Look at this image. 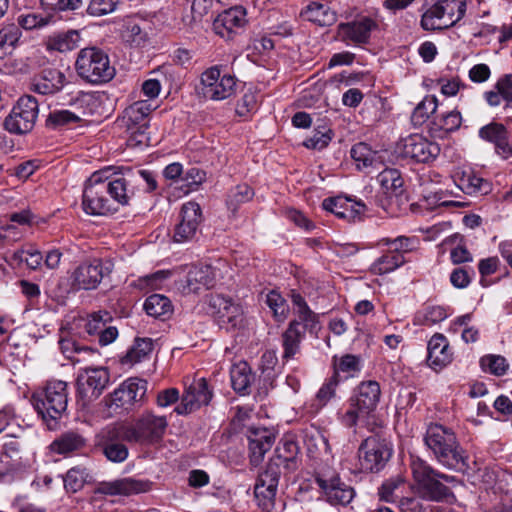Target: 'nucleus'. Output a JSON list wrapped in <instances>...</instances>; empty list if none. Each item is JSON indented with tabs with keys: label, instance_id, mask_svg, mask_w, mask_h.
I'll use <instances>...</instances> for the list:
<instances>
[{
	"label": "nucleus",
	"instance_id": "7ed1b4c3",
	"mask_svg": "<svg viewBox=\"0 0 512 512\" xmlns=\"http://www.w3.org/2000/svg\"><path fill=\"white\" fill-rule=\"evenodd\" d=\"M32 403L47 427L51 430L56 429L67 410V383L62 380L47 382L43 389L32 395Z\"/></svg>",
	"mask_w": 512,
	"mask_h": 512
},
{
	"label": "nucleus",
	"instance_id": "f8f14e48",
	"mask_svg": "<svg viewBox=\"0 0 512 512\" xmlns=\"http://www.w3.org/2000/svg\"><path fill=\"white\" fill-rule=\"evenodd\" d=\"M110 382V373L105 367L81 368L77 374V393L86 405L96 400Z\"/></svg>",
	"mask_w": 512,
	"mask_h": 512
},
{
	"label": "nucleus",
	"instance_id": "4468645a",
	"mask_svg": "<svg viewBox=\"0 0 512 512\" xmlns=\"http://www.w3.org/2000/svg\"><path fill=\"white\" fill-rule=\"evenodd\" d=\"M358 454L363 470L378 472L385 467L392 455V450L385 440L371 436L361 443Z\"/></svg>",
	"mask_w": 512,
	"mask_h": 512
},
{
	"label": "nucleus",
	"instance_id": "bf43d9fd",
	"mask_svg": "<svg viewBox=\"0 0 512 512\" xmlns=\"http://www.w3.org/2000/svg\"><path fill=\"white\" fill-rule=\"evenodd\" d=\"M253 196L254 192L247 184L237 185L229 191L226 201L227 206L231 211L235 212L241 204L250 201Z\"/></svg>",
	"mask_w": 512,
	"mask_h": 512
},
{
	"label": "nucleus",
	"instance_id": "6e6d98bb",
	"mask_svg": "<svg viewBox=\"0 0 512 512\" xmlns=\"http://www.w3.org/2000/svg\"><path fill=\"white\" fill-rule=\"evenodd\" d=\"M351 157L360 167L373 166L380 160L381 156L373 151L366 143H357L351 149Z\"/></svg>",
	"mask_w": 512,
	"mask_h": 512
},
{
	"label": "nucleus",
	"instance_id": "39448f33",
	"mask_svg": "<svg viewBox=\"0 0 512 512\" xmlns=\"http://www.w3.org/2000/svg\"><path fill=\"white\" fill-rule=\"evenodd\" d=\"M77 74L92 84L106 83L115 75L108 55L99 48H83L78 52L75 62Z\"/></svg>",
	"mask_w": 512,
	"mask_h": 512
},
{
	"label": "nucleus",
	"instance_id": "5fc2aeb1",
	"mask_svg": "<svg viewBox=\"0 0 512 512\" xmlns=\"http://www.w3.org/2000/svg\"><path fill=\"white\" fill-rule=\"evenodd\" d=\"M106 429L107 426L101 432L103 439L107 441L103 447L104 455L111 462L120 463L125 461L128 457V448L124 444L116 442L119 438L109 439L105 435Z\"/></svg>",
	"mask_w": 512,
	"mask_h": 512
},
{
	"label": "nucleus",
	"instance_id": "f03ea898",
	"mask_svg": "<svg viewBox=\"0 0 512 512\" xmlns=\"http://www.w3.org/2000/svg\"><path fill=\"white\" fill-rule=\"evenodd\" d=\"M167 426L168 421L165 416H158L147 411L131 423L108 425L105 435L109 439L122 438L127 442L154 444L163 438Z\"/></svg>",
	"mask_w": 512,
	"mask_h": 512
},
{
	"label": "nucleus",
	"instance_id": "5701e85b",
	"mask_svg": "<svg viewBox=\"0 0 512 512\" xmlns=\"http://www.w3.org/2000/svg\"><path fill=\"white\" fill-rule=\"evenodd\" d=\"M220 276L219 269L212 265H200L191 268L187 274L184 291L199 293L202 289L213 288Z\"/></svg>",
	"mask_w": 512,
	"mask_h": 512
},
{
	"label": "nucleus",
	"instance_id": "423d86ee",
	"mask_svg": "<svg viewBox=\"0 0 512 512\" xmlns=\"http://www.w3.org/2000/svg\"><path fill=\"white\" fill-rule=\"evenodd\" d=\"M465 11V0H439L422 14L421 27L426 31L448 29L463 18Z\"/></svg>",
	"mask_w": 512,
	"mask_h": 512
},
{
	"label": "nucleus",
	"instance_id": "aec40b11",
	"mask_svg": "<svg viewBox=\"0 0 512 512\" xmlns=\"http://www.w3.org/2000/svg\"><path fill=\"white\" fill-rule=\"evenodd\" d=\"M377 28V23L369 17H360L354 21L340 23L337 26L336 37L346 45H361L368 43L371 32Z\"/></svg>",
	"mask_w": 512,
	"mask_h": 512
},
{
	"label": "nucleus",
	"instance_id": "338daca9",
	"mask_svg": "<svg viewBox=\"0 0 512 512\" xmlns=\"http://www.w3.org/2000/svg\"><path fill=\"white\" fill-rule=\"evenodd\" d=\"M111 319V315L106 311L93 313L85 320V331L91 336L98 335Z\"/></svg>",
	"mask_w": 512,
	"mask_h": 512
},
{
	"label": "nucleus",
	"instance_id": "cd10ccee",
	"mask_svg": "<svg viewBox=\"0 0 512 512\" xmlns=\"http://www.w3.org/2000/svg\"><path fill=\"white\" fill-rule=\"evenodd\" d=\"M427 350V363L435 371L443 369L452 362L453 353L443 334H434L428 342Z\"/></svg>",
	"mask_w": 512,
	"mask_h": 512
},
{
	"label": "nucleus",
	"instance_id": "58836bf2",
	"mask_svg": "<svg viewBox=\"0 0 512 512\" xmlns=\"http://www.w3.org/2000/svg\"><path fill=\"white\" fill-rule=\"evenodd\" d=\"M120 36L125 43L134 47H144L149 41L148 32L133 17L124 19Z\"/></svg>",
	"mask_w": 512,
	"mask_h": 512
},
{
	"label": "nucleus",
	"instance_id": "f3484780",
	"mask_svg": "<svg viewBox=\"0 0 512 512\" xmlns=\"http://www.w3.org/2000/svg\"><path fill=\"white\" fill-rule=\"evenodd\" d=\"M147 391V382L138 378H129L122 382L106 398V404L109 408L129 409L132 405L140 402Z\"/></svg>",
	"mask_w": 512,
	"mask_h": 512
},
{
	"label": "nucleus",
	"instance_id": "4d7b16f0",
	"mask_svg": "<svg viewBox=\"0 0 512 512\" xmlns=\"http://www.w3.org/2000/svg\"><path fill=\"white\" fill-rule=\"evenodd\" d=\"M448 314L442 306H427L415 315L418 325L432 326L447 318Z\"/></svg>",
	"mask_w": 512,
	"mask_h": 512
},
{
	"label": "nucleus",
	"instance_id": "09e8293b",
	"mask_svg": "<svg viewBox=\"0 0 512 512\" xmlns=\"http://www.w3.org/2000/svg\"><path fill=\"white\" fill-rule=\"evenodd\" d=\"M438 107V100L434 95L425 96L420 103L414 108L411 115V121L414 126H421L427 122Z\"/></svg>",
	"mask_w": 512,
	"mask_h": 512
},
{
	"label": "nucleus",
	"instance_id": "f257e3e1",
	"mask_svg": "<svg viewBox=\"0 0 512 512\" xmlns=\"http://www.w3.org/2000/svg\"><path fill=\"white\" fill-rule=\"evenodd\" d=\"M424 441L438 463L447 469L460 472L470 469L468 456L452 429L437 423L430 424Z\"/></svg>",
	"mask_w": 512,
	"mask_h": 512
},
{
	"label": "nucleus",
	"instance_id": "72a5a7b5",
	"mask_svg": "<svg viewBox=\"0 0 512 512\" xmlns=\"http://www.w3.org/2000/svg\"><path fill=\"white\" fill-rule=\"evenodd\" d=\"M156 108L157 106L148 100H139L134 102L125 109L123 117L125 127H148V117Z\"/></svg>",
	"mask_w": 512,
	"mask_h": 512
},
{
	"label": "nucleus",
	"instance_id": "ddd939ff",
	"mask_svg": "<svg viewBox=\"0 0 512 512\" xmlns=\"http://www.w3.org/2000/svg\"><path fill=\"white\" fill-rule=\"evenodd\" d=\"M410 468L422 494L431 500H440L449 494V489L435 478V470L424 460L411 457Z\"/></svg>",
	"mask_w": 512,
	"mask_h": 512
},
{
	"label": "nucleus",
	"instance_id": "a18cd8bd",
	"mask_svg": "<svg viewBox=\"0 0 512 512\" xmlns=\"http://www.w3.org/2000/svg\"><path fill=\"white\" fill-rule=\"evenodd\" d=\"M21 36L22 32L16 24H7L0 29V58L13 52Z\"/></svg>",
	"mask_w": 512,
	"mask_h": 512
},
{
	"label": "nucleus",
	"instance_id": "9b49d317",
	"mask_svg": "<svg viewBox=\"0 0 512 512\" xmlns=\"http://www.w3.org/2000/svg\"><path fill=\"white\" fill-rule=\"evenodd\" d=\"M207 313L210 314L220 327L229 329L239 328L244 323V311L240 304L231 298L220 294L210 295L207 299Z\"/></svg>",
	"mask_w": 512,
	"mask_h": 512
},
{
	"label": "nucleus",
	"instance_id": "37998d69",
	"mask_svg": "<svg viewBox=\"0 0 512 512\" xmlns=\"http://www.w3.org/2000/svg\"><path fill=\"white\" fill-rule=\"evenodd\" d=\"M252 378L250 367L246 362L236 363L230 370L232 388L238 393H247Z\"/></svg>",
	"mask_w": 512,
	"mask_h": 512
},
{
	"label": "nucleus",
	"instance_id": "8fccbe9b",
	"mask_svg": "<svg viewBox=\"0 0 512 512\" xmlns=\"http://www.w3.org/2000/svg\"><path fill=\"white\" fill-rule=\"evenodd\" d=\"M306 18L319 26H329L336 21V13L328 6L320 3H311L305 11Z\"/></svg>",
	"mask_w": 512,
	"mask_h": 512
},
{
	"label": "nucleus",
	"instance_id": "f704fd0d",
	"mask_svg": "<svg viewBox=\"0 0 512 512\" xmlns=\"http://www.w3.org/2000/svg\"><path fill=\"white\" fill-rule=\"evenodd\" d=\"M24 466L20 445L16 440L5 442L0 451V476L20 470Z\"/></svg>",
	"mask_w": 512,
	"mask_h": 512
},
{
	"label": "nucleus",
	"instance_id": "79ce46f5",
	"mask_svg": "<svg viewBox=\"0 0 512 512\" xmlns=\"http://www.w3.org/2000/svg\"><path fill=\"white\" fill-rule=\"evenodd\" d=\"M154 348L151 338H136L134 344L122 358V364L134 365L149 358Z\"/></svg>",
	"mask_w": 512,
	"mask_h": 512
},
{
	"label": "nucleus",
	"instance_id": "b1692460",
	"mask_svg": "<svg viewBox=\"0 0 512 512\" xmlns=\"http://www.w3.org/2000/svg\"><path fill=\"white\" fill-rule=\"evenodd\" d=\"M246 22L245 9L237 6L219 14L213 23V29L222 38L230 39Z\"/></svg>",
	"mask_w": 512,
	"mask_h": 512
},
{
	"label": "nucleus",
	"instance_id": "7c9ffc66",
	"mask_svg": "<svg viewBox=\"0 0 512 512\" xmlns=\"http://www.w3.org/2000/svg\"><path fill=\"white\" fill-rule=\"evenodd\" d=\"M291 302L295 313L300 321L301 329L308 330L309 333H316L320 329L319 316L310 309L304 297L295 290L291 291Z\"/></svg>",
	"mask_w": 512,
	"mask_h": 512
},
{
	"label": "nucleus",
	"instance_id": "dca6fc26",
	"mask_svg": "<svg viewBox=\"0 0 512 512\" xmlns=\"http://www.w3.org/2000/svg\"><path fill=\"white\" fill-rule=\"evenodd\" d=\"M316 483L332 505H347L355 496L354 489L331 470L319 472Z\"/></svg>",
	"mask_w": 512,
	"mask_h": 512
},
{
	"label": "nucleus",
	"instance_id": "c9c22d12",
	"mask_svg": "<svg viewBox=\"0 0 512 512\" xmlns=\"http://www.w3.org/2000/svg\"><path fill=\"white\" fill-rule=\"evenodd\" d=\"M305 337V332L300 327V321L292 320L282 333V359L288 361L300 351V344Z\"/></svg>",
	"mask_w": 512,
	"mask_h": 512
},
{
	"label": "nucleus",
	"instance_id": "2f4dec72",
	"mask_svg": "<svg viewBox=\"0 0 512 512\" xmlns=\"http://www.w3.org/2000/svg\"><path fill=\"white\" fill-rule=\"evenodd\" d=\"M461 124V113L457 110H452L434 117L429 124V133L432 137L443 139L457 131Z\"/></svg>",
	"mask_w": 512,
	"mask_h": 512
},
{
	"label": "nucleus",
	"instance_id": "0e129e2a",
	"mask_svg": "<svg viewBox=\"0 0 512 512\" xmlns=\"http://www.w3.org/2000/svg\"><path fill=\"white\" fill-rule=\"evenodd\" d=\"M13 259L18 263H25L28 268L35 270L41 266L43 257L39 250L31 246L16 251L13 254Z\"/></svg>",
	"mask_w": 512,
	"mask_h": 512
},
{
	"label": "nucleus",
	"instance_id": "a211bd4d",
	"mask_svg": "<svg viewBox=\"0 0 512 512\" xmlns=\"http://www.w3.org/2000/svg\"><path fill=\"white\" fill-rule=\"evenodd\" d=\"M280 473L277 465L271 464L257 478L254 495L257 505L265 512H270L274 507Z\"/></svg>",
	"mask_w": 512,
	"mask_h": 512
},
{
	"label": "nucleus",
	"instance_id": "473e14b6",
	"mask_svg": "<svg viewBox=\"0 0 512 512\" xmlns=\"http://www.w3.org/2000/svg\"><path fill=\"white\" fill-rule=\"evenodd\" d=\"M66 84V76L58 69H45L34 79L33 89L43 95L54 94Z\"/></svg>",
	"mask_w": 512,
	"mask_h": 512
},
{
	"label": "nucleus",
	"instance_id": "774afa93",
	"mask_svg": "<svg viewBox=\"0 0 512 512\" xmlns=\"http://www.w3.org/2000/svg\"><path fill=\"white\" fill-rule=\"evenodd\" d=\"M480 364L483 370L497 376L504 375L508 369L506 359L500 355H486L481 358Z\"/></svg>",
	"mask_w": 512,
	"mask_h": 512
},
{
	"label": "nucleus",
	"instance_id": "4c0bfd02",
	"mask_svg": "<svg viewBox=\"0 0 512 512\" xmlns=\"http://www.w3.org/2000/svg\"><path fill=\"white\" fill-rule=\"evenodd\" d=\"M299 453V447L292 438H283L275 449V457L268 465L275 464L280 469L282 465L285 469L293 470L296 467V459Z\"/></svg>",
	"mask_w": 512,
	"mask_h": 512
},
{
	"label": "nucleus",
	"instance_id": "412c9836",
	"mask_svg": "<svg viewBox=\"0 0 512 512\" xmlns=\"http://www.w3.org/2000/svg\"><path fill=\"white\" fill-rule=\"evenodd\" d=\"M181 220L175 227L174 240L178 243L191 241L202 221V211L198 203L190 201L181 207Z\"/></svg>",
	"mask_w": 512,
	"mask_h": 512
},
{
	"label": "nucleus",
	"instance_id": "c85d7f7f",
	"mask_svg": "<svg viewBox=\"0 0 512 512\" xmlns=\"http://www.w3.org/2000/svg\"><path fill=\"white\" fill-rule=\"evenodd\" d=\"M322 207L338 218L346 219L348 221H356L366 211V206L362 202L352 201L348 198L335 197L327 198L322 202Z\"/></svg>",
	"mask_w": 512,
	"mask_h": 512
},
{
	"label": "nucleus",
	"instance_id": "6e6552de",
	"mask_svg": "<svg viewBox=\"0 0 512 512\" xmlns=\"http://www.w3.org/2000/svg\"><path fill=\"white\" fill-rule=\"evenodd\" d=\"M377 180L383 192L380 199L382 208L388 214L397 216L407 203L400 172L397 169L386 168L378 174Z\"/></svg>",
	"mask_w": 512,
	"mask_h": 512
},
{
	"label": "nucleus",
	"instance_id": "393cba45",
	"mask_svg": "<svg viewBox=\"0 0 512 512\" xmlns=\"http://www.w3.org/2000/svg\"><path fill=\"white\" fill-rule=\"evenodd\" d=\"M110 273L108 267L104 268L100 260L91 263H83L73 273L74 284L79 289H95L102 281L105 274Z\"/></svg>",
	"mask_w": 512,
	"mask_h": 512
},
{
	"label": "nucleus",
	"instance_id": "a19ab883",
	"mask_svg": "<svg viewBox=\"0 0 512 512\" xmlns=\"http://www.w3.org/2000/svg\"><path fill=\"white\" fill-rule=\"evenodd\" d=\"M405 263V258L399 254H393L387 249L380 257L371 264L369 271L373 275L389 274Z\"/></svg>",
	"mask_w": 512,
	"mask_h": 512
},
{
	"label": "nucleus",
	"instance_id": "13d9d810",
	"mask_svg": "<svg viewBox=\"0 0 512 512\" xmlns=\"http://www.w3.org/2000/svg\"><path fill=\"white\" fill-rule=\"evenodd\" d=\"M339 383L340 379H337V375H332L325 380L314 400V406H316L317 410L326 406L331 399L336 397V390Z\"/></svg>",
	"mask_w": 512,
	"mask_h": 512
},
{
	"label": "nucleus",
	"instance_id": "20e7f679",
	"mask_svg": "<svg viewBox=\"0 0 512 512\" xmlns=\"http://www.w3.org/2000/svg\"><path fill=\"white\" fill-rule=\"evenodd\" d=\"M380 397L381 389L377 381H362L350 398V407L341 416V423L347 428H352L359 421L368 419L376 410Z\"/></svg>",
	"mask_w": 512,
	"mask_h": 512
},
{
	"label": "nucleus",
	"instance_id": "0eeeda50",
	"mask_svg": "<svg viewBox=\"0 0 512 512\" xmlns=\"http://www.w3.org/2000/svg\"><path fill=\"white\" fill-rule=\"evenodd\" d=\"M109 171L110 169L97 171L87 180L82 195V208L86 214L103 216L116 210L111 199L107 197V188L102 181V175Z\"/></svg>",
	"mask_w": 512,
	"mask_h": 512
},
{
	"label": "nucleus",
	"instance_id": "680f3d73",
	"mask_svg": "<svg viewBox=\"0 0 512 512\" xmlns=\"http://www.w3.org/2000/svg\"><path fill=\"white\" fill-rule=\"evenodd\" d=\"M53 22L51 15H42L39 13H27L21 14L17 18L18 27H22L25 30L41 29L48 26Z\"/></svg>",
	"mask_w": 512,
	"mask_h": 512
},
{
	"label": "nucleus",
	"instance_id": "de8ad7c7",
	"mask_svg": "<svg viewBox=\"0 0 512 512\" xmlns=\"http://www.w3.org/2000/svg\"><path fill=\"white\" fill-rule=\"evenodd\" d=\"M457 186L466 194L487 193L489 184L473 171H463L457 180Z\"/></svg>",
	"mask_w": 512,
	"mask_h": 512
},
{
	"label": "nucleus",
	"instance_id": "603ef678",
	"mask_svg": "<svg viewBox=\"0 0 512 512\" xmlns=\"http://www.w3.org/2000/svg\"><path fill=\"white\" fill-rule=\"evenodd\" d=\"M144 309L149 316L158 318L169 315L172 312V305L166 296L153 294L145 300Z\"/></svg>",
	"mask_w": 512,
	"mask_h": 512
},
{
	"label": "nucleus",
	"instance_id": "ea45409f",
	"mask_svg": "<svg viewBox=\"0 0 512 512\" xmlns=\"http://www.w3.org/2000/svg\"><path fill=\"white\" fill-rule=\"evenodd\" d=\"M94 481L91 471L83 466H75L69 469L63 477L64 488L69 493L80 491L85 484Z\"/></svg>",
	"mask_w": 512,
	"mask_h": 512
},
{
	"label": "nucleus",
	"instance_id": "3c124183",
	"mask_svg": "<svg viewBox=\"0 0 512 512\" xmlns=\"http://www.w3.org/2000/svg\"><path fill=\"white\" fill-rule=\"evenodd\" d=\"M85 445L84 438L75 432H68L51 444V449L59 454H67L81 449Z\"/></svg>",
	"mask_w": 512,
	"mask_h": 512
},
{
	"label": "nucleus",
	"instance_id": "c756f323",
	"mask_svg": "<svg viewBox=\"0 0 512 512\" xmlns=\"http://www.w3.org/2000/svg\"><path fill=\"white\" fill-rule=\"evenodd\" d=\"M479 137L493 143L496 153L503 159L512 157V146L508 140V132L501 123L492 122L479 130Z\"/></svg>",
	"mask_w": 512,
	"mask_h": 512
},
{
	"label": "nucleus",
	"instance_id": "2eb2a0df",
	"mask_svg": "<svg viewBox=\"0 0 512 512\" xmlns=\"http://www.w3.org/2000/svg\"><path fill=\"white\" fill-rule=\"evenodd\" d=\"M440 146L429 141L420 134H412L397 144V152L404 158H410L419 163L435 160L440 154Z\"/></svg>",
	"mask_w": 512,
	"mask_h": 512
},
{
	"label": "nucleus",
	"instance_id": "bb28decb",
	"mask_svg": "<svg viewBox=\"0 0 512 512\" xmlns=\"http://www.w3.org/2000/svg\"><path fill=\"white\" fill-rule=\"evenodd\" d=\"M275 442L274 433L262 427H252L248 431V443L250 451V461L253 465H258L264 458Z\"/></svg>",
	"mask_w": 512,
	"mask_h": 512
},
{
	"label": "nucleus",
	"instance_id": "6ab92c4d",
	"mask_svg": "<svg viewBox=\"0 0 512 512\" xmlns=\"http://www.w3.org/2000/svg\"><path fill=\"white\" fill-rule=\"evenodd\" d=\"M109 169L110 171L107 174L102 175V181L107 188L111 202L115 201L120 205H127L135 194L133 171L127 169L122 173H112V168Z\"/></svg>",
	"mask_w": 512,
	"mask_h": 512
},
{
	"label": "nucleus",
	"instance_id": "a878e982",
	"mask_svg": "<svg viewBox=\"0 0 512 512\" xmlns=\"http://www.w3.org/2000/svg\"><path fill=\"white\" fill-rule=\"evenodd\" d=\"M148 489V482L135 480L133 478H123L114 481H103L98 483L94 490V493L108 496H129L132 494L145 492Z\"/></svg>",
	"mask_w": 512,
	"mask_h": 512
},
{
	"label": "nucleus",
	"instance_id": "864d4df0",
	"mask_svg": "<svg viewBox=\"0 0 512 512\" xmlns=\"http://www.w3.org/2000/svg\"><path fill=\"white\" fill-rule=\"evenodd\" d=\"M333 366V375H337V379H340V373H344L346 377H353L361 370V360L355 355L346 354L339 359L334 357Z\"/></svg>",
	"mask_w": 512,
	"mask_h": 512
},
{
	"label": "nucleus",
	"instance_id": "69168bd1",
	"mask_svg": "<svg viewBox=\"0 0 512 512\" xmlns=\"http://www.w3.org/2000/svg\"><path fill=\"white\" fill-rule=\"evenodd\" d=\"M148 127H126L127 146L130 148H144L149 145L150 137L148 134Z\"/></svg>",
	"mask_w": 512,
	"mask_h": 512
},
{
	"label": "nucleus",
	"instance_id": "c03bdc74",
	"mask_svg": "<svg viewBox=\"0 0 512 512\" xmlns=\"http://www.w3.org/2000/svg\"><path fill=\"white\" fill-rule=\"evenodd\" d=\"M59 346L62 354L73 363L87 362L86 357H80L78 354L94 353V348L82 346L72 337H61Z\"/></svg>",
	"mask_w": 512,
	"mask_h": 512
},
{
	"label": "nucleus",
	"instance_id": "1a4fd4ad",
	"mask_svg": "<svg viewBox=\"0 0 512 512\" xmlns=\"http://www.w3.org/2000/svg\"><path fill=\"white\" fill-rule=\"evenodd\" d=\"M39 113L38 101L31 95L20 97L4 121L5 128L15 134L30 132Z\"/></svg>",
	"mask_w": 512,
	"mask_h": 512
},
{
	"label": "nucleus",
	"instance_id": "49530a36",
	"mask_svg": "<svg viewBox=\"0 0 512 512\" xmlns=\"http://www.w3.org/2000/svg\"><path fill=\"white\" fill-rule=\"evenodd\" d=\"M418 240L407 236H398L396 238L384 237L378 240L377 246H386L393 254L404 256L405 253L412 252L417 248Z\"/></svg>",
	"mask_w": 512,
	"mask_h": 512
},
{
	"label": "nucleus",
	"instance_id": "052dcab7",
	"mask_svg": "<svg viewBox=\"0 0 512 512\" xmlns=\"http://www.w3.org/2000/svg\"><path fill=\"white\" fill-rule=\"evenodd\" d=\"M266 304L271 309L273 316L277 321L283 322L287 318L289 306L280 293L274 290L270 291L266 295Z\"/></svg>",
	"mask_w": 512,
	"mask_h": 512
},
{
	"label": "nucleus",
	"instance_id": "e2e57ef3",
	"mask_svg": "<svg viewBox=\"0 0 512 512\" xmlns=\"http://www.w3.org/2000/svg\"><path fill=\"white\" fill-rule=\"evenodd\" d=\"M40 4L44 11L54 14L78 10L83 2L82 0H40Z\"/></svg>",
	"mask_w": 512,
	"mask_h": 512
},
{
	"label": "nucleus",
	"instance_id": "4be33fe9",
	"mask_svg": "<svg viewBox=\"0 0 512 512\" xmlns=\"http://www.w3.org/2000/svg\"><path fill=\"white\" fill-rule=\"evenodd\" d=\"M212 398V392L209 390L204 378L193 381L182 395L181 402L175 407L174 411L178 415H186L198 409L202 405H207Z\"/></svg>",
	"mask_w": 512,
	"mask_h": 512
},
{
	"label": "nucleus",
	"instance_id": "9d476101",
	"mask_svg": "<svg viewBox=\"0 0 512 512\" xmlns=\"http://www.w3.org/2000/svg\"><path fill=\"white\" fill-rule=\"evenodd\" d=\"M236 79L230 74H222L218 66L205 70L200 78V91L204 98L222 101L235 93Z\"/></svg>",
	"mask_w": 512,
	"mask_h": 512
},
{
	"label": "nucleus",
	"instance_id": "e433bc0d",
	"mask_svg": "<svg viewBox=\"0 0 512 512\" xmlns=\"http://www.w3.org/2000/svg\"><path fill=\"white\" fill-rule=\"evenodd\" d=\"M81 41V36L77 30H68L57 32L45 39L44 45L47 51L67 53L76 49Z\"/></svg>",
	"mask_w": 512,
	"mask_h": 512
}]
</instances>
